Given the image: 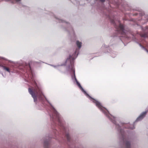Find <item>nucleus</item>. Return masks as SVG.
I'll use <instances>...</instances> for the list:
<instances>
[{
    "instance_id": "obj_7",
    "label": "nucleus",
    "mask_w": 148,
    "mask_h": 148,
    "mask_svg": "<svg viewBox=\"0 0 148 148\" xmlns=\"http://www.w3.org/2000/svg\"><path fill=\"white\" fill-rule=\"evenodd\" d=\"M102 1H104V0H101Z\"/></svg>"
},
{
    "instance_id": "obj_5",
    "label": "nucleus",
    "mask_w": 148,
    "mask_h": 148,
    "mask_svg": "<svg viewBox=\"0 0 148 148\" xmlns=\"http://www.w3.org/2000/svg\"><path fill=\"white\" fill-rule=\"evenodd\" d=\"M77 84L79 86V87H80V88L82 89V90H83V89L82 88V86H81L80 85V84L78 82H77Z\"/></svg>"
},
{
    "instance_id": "obj_6",
    "label": "nucleus",
    "mask_w": 148,
    "mask_h": 148,
    "mask_svg": "<svg viewBox=\"0 0 148 148\" xmlns=\"http://www.w3.org/2000/svg\"><path fill=\"white\" fill-rule=\"evenodd\" d=\"M4 70H6V71H7L8 72H9V69L8 68L5 67H4Z\"/></svg>"
},
{
    "instance_id": "obj_3",
    "label": "nucleus",
    "mask_w": 148,
    "mask_h": 148,
    "mask_svg": "<svg viewBox=\"0 0 148 148\" xmlns=\"http://www.w3.org/2000/svg\"><path fill=\"white\" fill-rule=\"evenodd\" d=\"M93 102L96 104V106H97L98 107H100L101 105L100 103H99V102L97 101L96 100L94 101H93Z\"/></svg>"
},
{
    "instance_id": "obj_2",
    "label": "nucleus",
    "mask_w": 148,
    "mask_h": 148,
    "mask_svg": "<svg viewBox=\"0 0 148 148\" xmlns=\"http://www.w3.org/2000/svg\"><path fill=\"white\" fill-rule=\"evenodd\" d=\"M147 112H144L142 113L140 116L137 118V121H139L142 119L145 116Z\"/></svg>"
},
{
    "instance_id": "obj_1",
    "label": "nucleus",
    "mask_w": 148,
    "mask_h": 148,
    "mask_svg": "<svg viewBox=\"0 0 148 148\" xmlns=\"http://www.w3.org/2000/svg\"><path fill=\"white\" fill-rule=\"evenodd\" d=\"M29 92L30 94L31 95L32 97H33L34 101H36L37 100V98L35 96V94L33 92L32 90L30 88H29Z\"/></svg>"
},
{
    "instance_id": "obj_4",
    "label": "nucleus",
    "mask_w": 148,
    "mask_h": 148,
    "mask_svg": "<svg viewBox=\"0 0 148 148\" xmlns=\"http://www.w3.org/2000/svg\"><path fill=\"white\" fill-rule=\"evenodd\" d=\"M77 45L78 47L79 48H80L81 46V43L80 42H79L78 41H77Z\"/></svg>"
}]
</instances>
